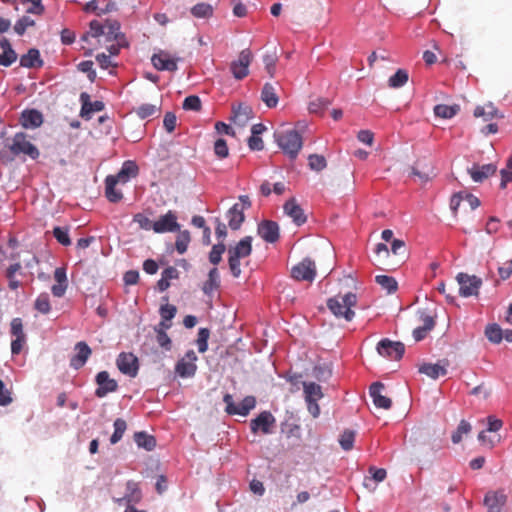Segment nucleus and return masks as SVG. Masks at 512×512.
<instances>
[{
  "label": "nucleus",
  "mask_w": 512,
  "mask_h": 512,
  "mask_svg": "<svg viewBox=\"0 0 512 512\" xmlns=\"http://www.w3.org/2000/svg\"><path fill=\"white\" fill-rule=\"evenodd\" d=\"M357 304L356 294L349 292L345 295H336L327 301L329 310L337 317L351 321L355 313L352 308Z\"/></svg>",
  "instance_id": "f257e3e1"
},
{
  "label": "nucleus",
  "mask_w": 512,
  "mask_h": 512,
  "mask_svg": "<svg viewBox=\"0 0 512 512\" xmlns=\"http://www.w3.org/2000/svg\"><path fill=\"white\" fill-rule=\"evenodd\" d=\"M275 141L282 151L291 159H295L302 148V136L294 129L276 131Z\"/></svg>",
  "instance_id": "f03ea898"
},
{
  "label": "nucleus",
  "mask_w": 512,
  "mask_h": 512,
  "mask_svg": "<svg viewBox=\"0 0 512 512\" xmlns=\"http://www.w3.org/2000/svg\"><path fill=\"white\" fill-rule=\"evenodd\" d=\"M252 253V237L242 238L235 246L228 249V265L233 277L241 275L240 259L248 257Z\"/></svg>",
  "instance_id": "7ed1b4c3"
},
{
  "label": "nucleus",
  "mask_w": 512,
  "mask_h": 512,
  "mask_svg": "<svg viewBox=\"0 0 512 512\" xmlns=\"http://www.w3.org/2000/svg\"><path fill=\"white\" fill-rule=\"evenodd\" d=\"M5 146L15 157L24 155L35 160L40 155L38 148L28 140V136L23 132L16 133L11 139H8Z\"/></svg>",
  "instance_id": "20e7f679"
},
{
  "label": "nucleus",
  "mask_w": 512,
  "mask_h": 512,
  "mask_svg": "<svg viewBox=\"0 0 512 512\" xmlns=\"http://www.w3.org/2000/svg\"><path fill=\"white\" fill-rule=\"evenodd\" d=\"M223 401L226 404L225 411L229 415L247 416L256 405L254 396H246L239 404H235L232 395L225 394Z\"/></svg>",
  "instance_id": "39448f33"
},
{
  "label": "nucleus",
  "mask_w": 512,
  "mask_h": 512,
  "mask_svg": "<svg viewBox=\"0 0 512 512\" xmlns=\"http://www.w3.org/2000/svg\"><path fill=\"white\" fill-rule=\"evenodd\" d=\"M456 280L459 284V294L462 297L477 296L482 285L481 278L467 273H458Z\"/></svg>",
  "instance_id": "423d86ee"
},
{
  "label": "nucleus",
  "mask_w": 512,
  "mask_h": 512,
  "mask_svg": "<svg viewBox=\"0 0 512 512\" xmlns=\"http://www.w3.org/2000/svg\"><path fill=\"white\" fill-rule=\"evenodd\" d=\"M253 60V54L249 48L243 49L230 64V71L236 80H242L249 74V66Z\"/></svg>",
  "instance_id": "0eeeda50"
},
{
  "label": "nucleus",
  "mask_w": 512,
  "mask_h": 512,
  "mask_svg": "<svg viewBox=\"0 0 512 512\" xmlns=\"http://www.w3.org/2000/svg\"><path fill=\"white\" fill-rule=\"evenodd\" d=\"M291 276L297 281L312 282L316 276V265L309 258L303 259L300 263L293 266Z\"/></svg>",
  "instance_id": "6e6552de"
},
{
  "label": "nucleus",
  "mask_w": 512,
  "mask_h": 512,
  "mask_svg": "<svg viewBox=\"0 0 512 512\" xmlns=\"http://www.w3.org/2000/svg\"><path fill=\"white\" fill-rule=\"evenodd\" d=\"M197 355L193 350L186 352L185 356L181 358L175 365V373L181 378H189L195 375L197 366Z\"/></svg>",
  "instance_id": "1a4fd4ad"
},
{
  "label": "nucleus",
  "mask_w": 512,
  "mask_h": 512,
  "mask_svg": "<svg viewBox=\"0 0 512 512\" xmlns=\"http://www.w3.org/2000/svg\"><path fill=\"white\" fill-rule=\"evenodd\" d=\"M377 351L381 356L392 360H399L405 352V346L401 342L382 339L377 345Z\"/></svg>",
  "instance_id": "9d476101"
},
{
  "label": "nucleus",
  "mask_w": 512,
  "mask_h": 512,
  "mask_svg": "<svg viewBox=\"0 0 512 512\" xmlns=\"http://www.w3.org/2000/svg\"><path fill=\"white\" fill-rule=\"evenodd\" d=\"M180 225L177 222V216L175 212L169 210L166 214L159 217L157 221L153 223V231L155 233H166L179 231Z\"/></svg>",
  "instance_id": "9b49d317"
},
{
  "label": "nucleus",
  "mask_w": 512,
  "mask_h": 512,
  "mask_svg": "<svg viewBox=\"0 0 512 512\" xmlns=\"http://www.w3.org/2000/svg\"><path fill=\"white\" fill-rule=\"evenodd\" d=\"M116 364L118 369L125 375L135 377L138 373V359L132 353H120L116 360Z\"/></svg>",
  "instance_id": "f8f14e48"
},
{
  "label": "nucleus",
  "mask_w": 512,
  "mask_h": 512,
  "mask_svg": "<svg viewBox=\"0 0 512 512\" xmlns=\"http://www.w3.org/2000/svg\"><path fill=\"white\" fill-rule=\"evenodd\" d=\"M507 496L503 491H490L484 497L488 512H506Z\"/></svg>",
  "instance_id": "ddd939ff"
},
{
  "label": "nucleus",
  "mask_w": 512,
  "mask_h": 512,
  "mask_svg": "<svg viewBox=\"0 0 512 512\" xmlns=\"http://www.w3.org/2000/svg\"><path fill=\"white\" fill-rule=\"evenodd\" d=\"M275 424V417L269 411L261 412L250 422V428L253 433L261 431L263 434H270Z\"/></svg>",
  "instance_id": "4468645a"
},
{
  "label": "nucleus",
  "mask_w": 512,
  "mask_h": 512,
  "mask_svg": "<svg viewBox=\"0 0 512 512\" xmlns=\"http://www.w3.org/2000/svg\"><path fill=\"white\" fill-rule=\"evenodd\" d=\"M96 383L98 385L95 395L98 398L105 397L108 393L115 392L118 389L116 380L110 378L107 371H101L96 375Z\"/></svg>",
  "instance_id": "2eb2a0df"
},
{
  "label": "nucleus",
  "mask_w": 512,
  "mask_h": 512,
  "mask_svg": "<svg viewBox=\"0 0 512 512\" xmlns=\"http://www.w3.org/2000/svg\"><path fill=\"white\" fill-rule=\"evenodd\" d=\"M153 66L160 71H176L178 69L177 61L178 59L172 58L169 53L165 51H160L156 53L151 58Z\"/></svg>",
  "instance_id": "dca6fc26"
},
{
  "label": "nucleus",
  "mask_w": 512,
  "mask_h": 512,
  "mask_svg": "<svg viewBox=\"0 0 512 512\" xmlns=\"http://www.w3.org/2000/svg\"><path fill=\"white\" fill-rule=\"evenodd\" d=\"M257 232L259 236L268 243H275L279 239V226L271 220H264L259 223Z\"/></svg>",
  "instance_id": "f3484780"
},
{
  "label": "nucleus",
  "mask_w": 512,
  "mask_h": 512,
  "mask_svg": "<svg viewBox=\"0 0 512 512\" xmlns=\"http://www.w3.org/2000/svg\"><path fill=\"white\" fill-rule=\"evenodd\" d=\"M80 101L82 103L80 116L86 120L91 118V114L94 112H100L104 109L105 105L102 101L91 102L90 95L86 92H82L80 95Z\"/></svg>",
  "instance_id": "a211bd4d"
},
{
  "label": "nucleus",
  "mask_w": 512,
  "mask_h": 512,
  "mask_svg": "<svg viewBox=\"0 0 512 512\" xmlns=\"http://www.w3.org/2000/svg\"><path fill=\"white\" fill-rule=\"evenodd\" d=\"M392 254L397 257V261L395 263H385L382 262V264L387 266V270H395L397 267H399L402 263H404L406 257H407V249L406 244L403 240L400 239H393L391 242V250Z\"/></svg>",
  "instance_id": "6ab92c4d"
},
{
  "label": "nucleus",
  "mask_w": 512,
  "mask_h": 512,
  "mask_svg": "<svg viewBox=\"0 0 512 512\" xmlns=\"http://www.w3.org/2000/svg\"><path fill=\"white\" fill-rule=\"evenodd\" d=\"M283 209L284 212L292 218L296 225L301 226L306 222L307 217L304 213V210L300 207L294 198L287 200L283 206Z\"/></svg>",
  "instance_id": "aec40b11"
},
{
  "label": "nucleus",
  "mask_w": 512,
  "mask_h": 512,
  "mask_svg": "<svg viewBox=\"0 0 512 512\" xmlns=\"http://www.w3.org/2000/svg\"><path fill=\"white\" fill-rule=\"evenodd\" d=\"M75 350L77 353L71 358L70 365L75 369L83 367L92 354L91 348L84 341L76 343Z\"/></svg>",
  "instance_id": "412c9836"
},
{
  "label": "nucleus",
  "mask_w": 512,
  "mask_h": 512,
  "mask_svg": "<svg viewBox=\"0 0 512 512\" xmlns=\"http://www.w3.org/2000/svg\"><path fill=\"white\" fill-rule=\"evenodd\" d=\"M383 389L384 385L381 382H374L369 388V393L376 407L387 410L391 408L392 401L390 398L382 395L381 392Z\"/></svg>",
  "instance_id": "4be33fe9"
},
{
  "label": "nucleus",
  "mask_w": 512,
  "mask_h": 512,
  "mask_svg": "<svg viewBox=\"0 0 512 512\" xmlns=\"http://www.w3.org/2000/svg\"><path fill=\"white\" fill-rule=\"evenodd\" d=\"M497 170L494 164L477 165L474 164L468 169V173L475 182H482L489 176L493 175Z\"/></svg>",
  "instance_id": "5701e85b"
},
{
  "label": "nucleus",
  "mask_w": 512,
  "mask_h": 512,
  "mask_svg": "<svg viewBox=\"0 0 512 512\" xmlns=\"http://www.w3.org/2000/svg\"><path fill=\"white\" fill-rule=\"evenodd\" d=\"M54 279L57 284H54L51 288L52 294L55 297H62L66 289L68 287L66 269L63 267H58L54 271Z\"/></svg>",
  "instance_id": "b1692460"
},
{
  "label": "nucleus",
  "mask_w": 512,
  "mask_h": 512,
  "mask_svg": "<svg viewBox=\"0 0 512 512\" xmlns=\"http://www.w3.org/2000/svg\"><path fill=\"white\" fill-rule=\"evenodd\" d=\"M0 47L3 52L0 54V65L11 66L17 60V53L12 48L9 40L5 37L0 39Z\"/></svg>",
  "instance_id": "393cba45"
},
{
  "label": "nucleus",
  "mask_w": 512,
  "mask_h": 512,
  "mask_svg": "<svg viewBox=\"0 0 512 512\" xmlns=\"http://www.w3.org/2000/svg\"><path fill=\"white\" fill-rule=\"evenodd\" d=\"M228 225L232 230H238L245 220L244 207L235 203L227 212Z\"/></svg>",
  "instance_id": "a878e982"
},
{
  "label": "nucleus",
  "mask_w": 512,
  "mask_h": 512,
  "mask_svg": "<svg viewBox=\"0 0 512 512\" xmlns=\"http://www.w3.org/2000/svg\"><path fill=\"white\" fill-rule=\"evenodd\" d=\"M20 121L24 128H37L43 123V116L35 109L24 110L21 114Z\"/></svg>",
  "instance_id": "bb28decb"
},
{
  "label": "nucleus",
  "mask_w": 512,
  "mask_h": 512,
  "mask_svg": "<svg viewBox=\"0 0 512 512\" xmlns=\"http://www.w3.org/2000/svg\"><path fill=\"white\" fill-rule=\"evenodd\" d=\"M231 120L238 126H245L252 116V109L245 104H239L232 109Z\"/></svg>",
  "instance_id": "cd10ccee"
},
{
  "label": "nucleus",
  "mask_w": 512,
  "mask_h": 512,
  "mask_svg": "<svg viewBox=\"0 0 512 512\" xmlns=\"http://www.w3.org/2000/svg\"><path fill=\"white\" fill-rule=\"evenodd\" d=\"M120 183L114 175H108L105 179V195L110 202L117 203L123 198L121 191L116 189V185Z\"/></svg>",
  "instance_id": "c85d7f7f"
},
{
  "label": "nucleus",
  "mask_w": 512,
  "mask_h": 512,
  "mask_svg": "<svg viewBox=\"0 0 512 512\" xmlns=\"http://www.w3.org/2000/svg\"><path fill=\"white\" fill-rule=\"evenodd\" d=\"M20 65L25 68H38L43 65L40 52L36 48H31L28 52L21 56Z\"/></svg>",
  "instance_id": "c756f323"
},
{
  "label": "nucleus",
  "mask_w": 512,
  "mask_h": 512,
  "mask_svg": "<svg viewBox=\"0 0 512 512\" xmlns=\"http://www.w3.org/2000/svg\"><path fill=\"white\" fill-rule=\"evenodd\" d=\"M474 116L476 118H482L485 122L490 121L496 117L503 118V115L499 114L498 109L492 103L477 106L474 110Z\"/></svg>",
  "instance_id": "7c9ffc66"
},
{
  "label": "nucleus",
  "mask_w": 512,
  "mask_h": 512,
  "mask_svg": "<svg viewBox=\"0 0 512 512\" xmlns=\"http://www.w3.org/2000/svg\"><path fill=\"white\" fill-rule=\"evenodd\" d=\"M139 169L135 162L125 161L114 178H117L119 182L126 183L130 178H134L138 175Z\"/></svg>",
  "instance_id": "2f4dec72"
},
{
  "label": "nucleus",
  "mask_w": 512,
  "mask_h": 512,
  "mask_svg": "<svg viewBox=\"0 0 512 512\" xmlns=\"http://www.w3.org/2000/svg\"><path fill=\"white\" fill-rule=\"evenodd\" d=\"M261 99L269 108L277 106L279 98L277 95V88L274 84L265 83L261 91Z\"/></svg>",
  "instance_id": "473e14b6"
},
{
  "label": "nucleus",
  "mask_w": 512,
  "mask_h": 512,
  "mask_svg": "<svg viewBox=\"0 0 512 512\" xmlns=\"http://www.w3.org/2000/svg\"><path fill=\"white\" fill-rule=\"evenodd\" d=\"M178 277L179 271L175 267L169 266L165 268L161 273L160 280L157 282L159 291H166L170 287V280L177 279Z\"/></svg>",
  "instance_id": "72a5a7b5"
},
{
  "label": "nucleus",
  "mask_w": 512,
  "mask_h": 512,
  "mask_svg": "<svg viewBox=\"0 0 512 512\" xmlns=\"http://www.w3.org/2000/svg\"><path fill=\"white\" fill-rule=\"evenodd\" d=\"M220 287V275L216 267L208 273V279L204 282L202 290L206 295H210Z\"/></svg>",
  "instance_id": "f704fd0d"
},
{
  "label": "nucleus",
  "mask_w": 512,
  "mask_h": 512,
  "mask_svg": "<svg viewBox=\"0 0 512 512\" xmlns=\"http://www.w3.org/2000/svg\"><path fill=\"white\" fill-rule=\"evenodd\" d=\"M419 372L427 375L432 379H437L439 376H445L447 374V369L445 366L440 365L438 363L432 364H423L419 368Z\"/></svg>",
  "instance_id": "c9c22d12"
},
{
  "label": "nucleus",
  "mask_w": 512,
  "mask_h": 512,
  "mask_svg": "<svg viewBox=\"0 0 512 512\" xmlns=\"http://www.w3.org/2000/svg\"><path fill=\"white\" fill-rule=\"evenodd\" d=\"M303 388L306 401H318L323 397L321 386L315 382H304Z\"/></svg>",
  "instance_id": "e433bc0d"
},
{
  "label": "nucleus",
  "mask_w": 512,
  "mask_h": 512,
  "mask_svg": "<svg viewBox=\"0 0 512 512\" xmlns=\"http://www.w3.org/2000/svg\"><path fill=\"white\" fill-rule=\"evenodd\" d=\"M134 441L138 447L143 448L147 451H151L156 446V440L152 435L146 432H136L134 434Z\"/></svg>",
  "instance_id": "4c0bfd02"
},
{
  "label": "nucleus",
  "mask_w": 512,
  "mask_h": 512,
  "mask_svg": "<svg viewBox=\"0 0 512 512\" xmlns=\"http://www.w3.org/2000/svg\"><path fill=\"white\" fill-rule=\"evenodd\" d=\"M460 110L459 105H446V104H438L434 107V114L437 117L443 119H450L454 117Z\"/></svg>",
  "instance_id": "58836bf2"
},
{
  "label": "nucleus",
  "mask_w": 512,
  "mask_h": 512,
  "mask_svg": "<svg viewBox=\"0 0 512 512\" xmlns=\"http://www.w3.org/2000/svg\"><path fill=\"white\" fill-rule=\"evenodd\" d=\"M375 281L383 290H386L388 294H392L397 291L398 283L395 278L387 275H377Z\"/></svg>",
  "instance_id": "ea45409f"
},
{
  "label": "nucleus",
  "mask_w": 512,
  "mask_h": 512,
  "mask_svg": "<svg viewBox=\"0 0 512 512\" xmlns=\"http://www.w3.org/2000/svg\"><path fill=\"white\" fill-rule=\"evenodd\" d=\"M485 336L491 343L499 344L503 339V331L498 324H489L485 328Z\"/></svg>",
  "instance_id": "a19ab883"
},
{
  "label": "nucleus",
  "mask_w": 512,
  "mask_h": 512,
  "mask_svg": "<svg viewBox=\"0 0 512 512\" xmlns=\"http://www.w3.org/2000/svg\"><path fill=\"white\" fill-rule=\"evenodd\" d=\"M127 494L124 499L128 503H137L141 499V491L138 487V484L134 481H128L126 484Z\"/></svg>",
  "instance_id": "79ce46f5"
},
{
  "label": "nucleus",
  "mask_w": 512,
  "mask_h": 512,
  "mask_svg": "<svg viewBox=\"0 0 512 512\" xmlns=\"http://www.w3.org/2000/svg\"><path fill=\"white\" fill-rule=\"evenodd\" d=\"M408 79V72L404 69H398L396 73L389 78L388 83L391 88H400L407 83Z\"/></svg>",
  "instance_id": "37998d69"
},
{
  "label": "nucleus",
  "mask_w": 512,
  "mask_h": 512,
  "mask_svg": "<svg viewBox=\"0 0 512 512\" xmlns=\"http://www.w3.org/2000/svg\"><path fill=\"white\" fill-rule=\"evenodd\" d=\"M190 241L191 238L188 230L179 231L175 242L177 252L179 254H184L187 251Z\"/></svg>",
  "instance_id": "c03bdc74"
},
{
  "label": "nucleus",
  "mask_w": 512,
  "mask_h": 512,
  "mask_svg": "<svg viewBox=\"0 0 512 512\" xmlns=\"http://www.w3.org/2000/svg\"><path fill=\"white\" fill-rule=\"evenodd\" d=\"M108 41H117L121 40V36H124L120 32V25L117 21L109 22L105 25V33Z\"/></svg>",
  "instance_id": "a18cd8bd"
},
{
  "label": "nucleus",
  "mask_w": 512,
  "mask_h": 512,
  "mask_svg": "<svg viewBox=\"0 0 512 512\" xmlns=\"http://www.w3.org/2000/svg\"><path fill=\"white\" fill-rule=\"evenodd\" d=\"M126 429H127L126 421L122 418H117L114 421V433L112 434V436L110 438L111 444H116L117 442H119L122 439L123 434L125 433Z\"/></svg>",
  "instance_id": "49530a36"
},
{
  "label": "nucleus",
  "mask_w": 512,
  "mask_h": 512,
  "mask_svg": "<svg viewBox=\"0 0 512 512\" xmlns=\"http://www.w3.org/2000/svg\"><path fill=\"white\" fill-rule=\"evenodd\" d=\"M191 14L196 18H207L212 16L213 8L208 3H198L191 8Z\"/></svg>",
  "instance_id": "de8ad7c7"
},
{
  "label": "nucleus",
  "mask_w": 512,
  "mask_h": 512,
  "mask_svg": "<svg viewBox=\"0 0 512 512\" xmlns=\"http://www.w3.org/2000/svg\"><path fill=\"white\" fill-rule=\"evenodd\" d=\"M160 110V107L154 104H142L139 107L135 108L134 111L136 115L141 119H146L150 116H153Z\"/></svg>",
  "instance_id": "09e8293b"
},
{
  "label": "nucleus",
  "mask_w": 512,
  "mask_h": 512,
  "mask_svg": "<svg viewBox=\"0 0 512 512\" xmlns=\"http://www.w3.org/2000/svg\"><path fill=\"white\" fill-rule=\"evenodd\" d=\"M34 307L38 312L48 314L51 310L49 295L46 293L40 294L35 300Z\"/></svg>",
  "instance_id": "8fccbe9b"
},
{
  "label": "nucleus",
  "mask_w": 512,
  "mask_h": 512,
  "mask_svg": "<svg viewBox=\"0 0 512 512\" xmlns=\"http://www.w3.org/2000/svg\"><path fill=\"white\" fill-rule=\"evenodd\" d=\"M277 60H278V57L276 55V52L266 53L263 56V62L265 64V69L271 78H273L275 76Z\"/></svg>",
  "instance_id": "3c124183"
},
{
  "label": "nucleus",
  "mask_w": 512,
  "mask_h": 512,
  "mask_svg": "<svg viewBox=\"0 0 512 512\" xmlns=\"http://www.w3.org/2000/svg\"><path fill=\"white\" fill-rule=\"evenodd\" d=\"M225 251H226V246L224 243L221 242V243L213 245V247L209 253V261L213 265L219 264L222 260V255Z\"/></svg>",
  "instance_id": "603ef678"
},
{
  "label": "nucleus",
  "mask_w": 512,
  "mask_h": 512,
  "mask_svg": "<svg viewBox=\"0 0 512 512\" xmlns=\"http://www.w3.org/2000/svg\"><path fill=\"white\" fill-rule=\"evenodd\" d=\"M355 441V432L352 430H345L339 439L340 446L343 450L349 451L353 448V444Z\"/></svg>",
  "instance_id": "864d4df0"
},
{
  "label": "nucleus",
  "mask_w": 512,
  "mask_h": 512,
  "mask_svg": "<svg viewBox=\"0 0 512 512\" xmlns=\"http://www.w3.org/2000/svg\"><path fill=\"white\" fill-rule=\"evenodd\" d=\"M308 165L312 170L321 171L326 168L327 162L324 156L319 154H311L308 157Z\"/></svg>",
  "instance_id": "5fc2aeb1"
},
{
  "label": "nucleus",
  "mask_w": 512,
  "mask_h": 512,
  "mask_svg": "<svg viewBox=\"0 0 512 512\" xmlns=\"http://www.w3.org/2000/svg\"><path fill=\"white\" fill-rule=\"evenodd\" d=\"M209 336H210L209 329H207V328L199 329L196 343H197L198 351L200 353H204L207 351Z\"/></svg>",
  "instance_id": "6e6d98bb"
},
{
  "label": "nucleus",
  "mask_w": 512,
  "mask_h": 512,
  "mask_svg": "<svg viewBox=\"0 0 512 512\" xmlns=\"http://www.w3.org/2000/svg\"><path fill=\"white\" fill-rule=\"evenodd\" d=\"M471 430V425L466 420H461L459 423L457 430L452 434V442L457 444L462 440L463 434L469 433Z\"/></svg>",
  "instance_id": "4d7b16f0"
},
{
  "label": "nucleus",
  "mask_w": 512,
  "mask_h": 512,
  "mask_svg": "<svg viewBox=\"0 0 512 512\" xmlns=\"http://www.w3.org/2000/svg\"><path fill=\"white\" fill-rule=\"evenodd\" d=\"M35 25V21L28 16L21 17L14 25V31L18 35H23L28 27Z\"/></svg>",
  "instance_id": "13d9d810"
},
{
  "label": "nucleus",
  "mask_w": 512,
  "mask_h": 512,
  "mask_svg": "<svg viewBox=\"0 0 512 512\" xmlns=\"http://www.w3.org/2000/svg\"><path fill=\"white\" fill-rule=\"evenodd\" d=\"M53 235L56 240L63 246H69L71 244L67 228L55 227L53 229Z\"/></svg>",
  "instance_id": "bf43d9fd"
},
{
  "label": "nucleus",
  "mask_w": 512,
  "mask_h": 512,
  "mask_svg": "<svg viewBox=\"0 0 512 512\" xmlns=\"http://www.w3.org/2000/svg\"><path fill=\"white\" fill-rule=\"evenodd\" d=\"M22 4L30 3V6L26 9L27 13L34 15H41L44 13V6L42 0H20Z\"/></svg>",
  "instance_id": "052dcab7"
},
{
  "label": "nucleus",
  "mask_w": 512,
  "mask_h": 512,
  "mask_svg": "<svg viewBox=\"0 0 512 512\" xmlns=\"http://www.w3.org/2000/svg\"><path fill=\"white\" fill-rule=\"evenodd\" d=\"M214 153L220 159H224V158L228 157L229 149H228L227 143L224 139L219 138L215 141Z\"/></svg>",
  "instance_id": "680f3d73"
},
{
  "label": "nucleus",
  "mask_w": 512,
  "mask_h": 512,
  "mask_svg": "<svg viewBox=\"0 0 512 512\" xmlns=\"http://www.w3.org/2000/svg\"><path fill=\"white\" fill-rule=\"evenodd\" d=\"M183 109L199 111L201 109L200 98L196 95H190L183 101Z\"/></svg>",
  "instance_id": "e2e57ef3"
},
{
  "label": "nucleus",
  "mask_w": 512,
  "mask_h": 512,
  "mask_svg": "<svg viewBox=\"0 0 512 512\" xmlns=\"http://www.w3.org/2000/svg\"><path fill=\"white\" fill-rule=\"evenodd\" d=\"M156 333L158 344L165 350L169 351L171 349L172 342L168 334L163 329H156Z\"/></svg>",
  "instance_id": "0e129e2a"
},
{
  "label": "nucleus",
  "mask_w": 512,
  "mask_h": 512,
  "mask_svg": "<svg viewBox=\"0 0 512 512\" xmlns=\"http://www.w3.org/2000/svg\"><path fill=\"white\" fill-rule=\"evenodd\" d=\"M330 105V101L324 98H318L309 103V111L311 113H320Z\"/></svg>",
  "instance_id": "69168bd1"
},
{
  "label": "nucleus",
  "mask_w": 512,
  "mask_h": 512,
  "mask_svg": "<svg viewBox=\"0 0 512 512\" xmlns=\"http://www.w3.org/2000/svg\"><path fill=\"white\" fill-rule=\"evenodd\" d=\"M133 221L139 225L143 230H153V223L148 217L142 213H137L133 216Z\"/></svg>",
  "instance_id": "338daca9"
},
{
  "label": "nucleus",
  "mask_w": 512,
  "mask_h": 512,
  "mask_svg": "<svg viewBox=\"0 0 512 512\" xmlns=\"http://www.w3.org/2000/svg\"><path fill=\"white\" fill-rule=\"evenodd\" d=\"M177 313V309L174 305L165 304L160 307V316L163 320H172Z\"/></svg>",
  "instance_id": "774afa93"
}]
</instances>
